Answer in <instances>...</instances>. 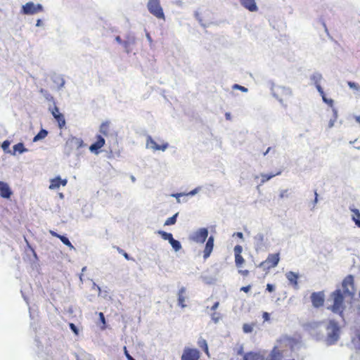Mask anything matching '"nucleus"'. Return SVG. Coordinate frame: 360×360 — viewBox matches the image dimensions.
I'll return each mask as SVG.
<instances>
[{
    "mask_svg": "<svg viewBox=\"0 0 360 360\" xmlns=\"http://www.w3.org/2000/svg\"><path fill=\"white\" fill-rule=\"evenodd\" d=\"M287 277L288 278L290 281H292V271H290L287 274Z\"/></svg>",
    "mask_w": 360,
    "mask_h": 360,
    "instance_id": "nucleus-47",
    "label": "nucleus"
},
{
    "mask_svg": "<svg viewBox=\"0 0 360 360\" xmlns=\"http://www.w3.org/2000/svg\"><path fill=\"white\" fill-rule=\"evenodd\" d=\"M214 248V237L210 236L207 240L204 251H203V257L205 259H207L211 252H212Z\"/></svg>",
    "mask_w": 360,
    "mask_h": 360,
    "instance_id": "nucleus-17",
    "label": "nucleus"
},
{
    "mask_svg": "<svg viewBox=\"0 0 360 360\" xmlns=\"http://www.w3.org/2000/svg\"><path fill=\"white\" fill-rule=\"evenodd\" d=\"M316 328H325L327 333V342L328 344L335 343L339 338L340 328L338 323L330 320L328 323H314Z\"/></svg>",
    "mask_w": 360,
    "mask_h": 360,
    "instance_id": "nucleus-2",
    "label": "nucleus"
},
{
    "mask_svg": "<svg viewBox=\"0 0 360 360\" xmlns=\"http://www.w3.org/2000/svg\"><path fill=\"white\" fill-rule=\"evenodd\" d=\"M347 85L350 89L354 91V94L360 96V86L354 82H347Z\"/></svg>",
    "mask_w": 360,
    "mask_h": 360,
    "instance_id": "nucleus-26",
    "label": "nucleus"
},
{
    "mask_svg": "<svg viewBox=\"0 0 360 360\" xmlns=\"http://www.w3.org/2000/svg\"><path fill=\"white\" fill-rule=\"evenodd\" d=\"M235 234H236L238 238H243V233H241V232H237V233H236Z\"/></svg>",
    "mask_w": 360,
    "mask_h": 360,
    "instance_id": "nucleus-50",
    "label": "nucleus"
},
{
    "mask_svg": "<svg viewBox=\"0 0 360 360\" xmlns=\"http://www.w3.org/2000/svg\"><path fill=\"white\" fill-rule=\"evenodd\" d=\"M115 39H116V41H117L118 43H120V44H122V39H121V37H120V36L116 37Z\"/></svg>",
    "mask_w": 360,
    "mask_h": 360,
    "instance_id": "nucleus-51",
    "label": "nucleus"
},
{
    "mask_svg": "<svg viewBox=\"0 0 360 360\" xmlns=\"http://www.w3.org/2000/svg\"><path fill=\"white\" fill-rule=\"evenodd\" d=\"M318 202V194L316 192H315V199L314 203L316 204Z\"/></svg>",
    "mask_w": 360,
    "mask_h": 360,
    "instance_id": "nucleus-52",
    "label": "nucleus"
},
{
    "mask_svg": "<svg viewBox=\"0 0 360 360\" xmlns=\"http://www.w3.org/2000/svg\"><path fill=\"white\" fill-rule=\"evenodd\" d=\"M241 5L251 12L257 11L255 0H240Z\"/></svg>",
    "mask_w": 360,
    "mask_h": 360,
    "instance_id": "nucleus-19",
    "label": "nucleus"
},
{
    "mask_svg": "<svg viewBox=\"0 0 360 360\" xmlns=\"http://www.w3.org/2000/svg\"><path fill=\"white\" fill-rule=\"evenodd\" d=\"M68 183L67 179H61L60 176H57L51 181L49 188L51 190L57 189L60 185L65 186Z\"/></svg>",
    "mask_w": 360,
    "mask_h": 360,
    "instance_id": "nucleus-18",
    "label": "nucleus"
},
{
    "mask_svg": "<svg viewBox=\"0 0 360 360\" xmlns=\"http://www.w3.org/2000/svg\"><path fill=\"white\" fill-rule=\"evenodd\" d=\"M243 360H264V356L259 352H249L244 354Z\"/></svg>",
    "mask_w": 360,
    "mask_h": 360,
    "instance_id": "nucleus-20",
    "label": "nucleus"
},
{
    "mask_svg": "<svg viewBox=\"0 0 360 360\" xmlns=\"http://www.w3.org/2000/svg\"><path fill=\"white\" fill-rule=\"evenodd\" d=\"M147 8L148 11L158 19L165 20V13L160 5V0H148Z\"/></svg>",
    "mask_w": 360,
    "mask_h": 360,
    "instance_id": "nucleus-3",
    "label": "nucleus"
},
{
    "mask_svg": "<svg viewBox=\"0 0 360 360\" xmlns=\"http://www.w3.org/2000/svg\"><path fill=\"white\" fill-rule=\"evenodd\" d=\"M359 297H360V292H359Z\"/></svg>",
    "mask_w": 360,
    "mask_h": 360,
    "instance_id": "nucleus-60",
    "label": "nucleus"
},
{
    "mask_svg": "<svg viewBox=\"0 0 360 360\" xmlns=\"http://www.w3.org/2000/svg\"><path fill=\"white\" fill-rule=\"evenodd\" d=\"M262 316H263L264 321H269L270 319V316L268 312H264Z\"/></svg>",
    "mask_w": 360,
    "mask_h": 360,
    "instance_id": "nucleus-44",
    "label": "nucleus"
},
{
    "mask_svg": "<svg viewBox=\"0 0 360 360\" xmlns=\"http://www.w3.org/2000/svg\"><path fill=\"white\" fill-rule=\"evenodd\" d=\"M123 255H124V257L127 259H129V255H128V254H127V252H124V253H123Z\"/></svg>",
    "mask_w": 360,
    "mask_h": 360,
    "instance_id": "nucleus-55",
    "label": "nucleus"
},
{
    "mask_svg": "<svg viewBox=\"0 0 360 360\" xmlns=\"http://www.w3.org/2000/svg\"><path fill=\"white\" fill-rule=\"evenodd\" d=\"M194 193H195L194 191H192V192L190 193V194H191V195H193Z\"/></svg>",
    "mask_w": 360,
    "mask_h": 360,
    "instance_id": "nucleus-57",
    "label": "nucleus"
},
{
    "mask_svg": "<svg viewBox=\"0 0 360 360\" xmlns=\"http://www.w3.org/2000/svg\"><path fill=\"white\" fill-rule=\"evenodd\" d=\"M322 96V99L324 103L328 104L330 107H333V100L331 98H327L325 96L324 91H323V94H320Z\"/></svg>",
    "mask_w": 360,
    "mask_h": 360,
    "instance_id": "nucleus-33",
    "label": "nucleus"
},
{
    "mask_svg": "<svg viewBox=\"0 0 360 360\" xmlns=\"http://www.w3.org/2000/svg\"><path fill=\"white\" fill-rule=\"evenodd\" d=\"M146 37H147L148 39L151 42L152 41V39H151V37H150L149 33L146 34Z\"/></svg>",
    "mask_w": 360,
    "mask_h": 360,
    "instance_id": "nucleus-54",
    "label": "nucleus"
},
{
    "mask_svg": "<svg viewBox=\"0 0 360 360\" xmlns=\"http://www.w3.org/2000/svg\"><path fill=\"white\" fill-rule=\"evenodd\" d=\"M158 234L161 236V237L166 240H168L169 242L170 240L173 238V236L170 233H167L164 231H159Z\"/></svg>",
    "mask_w": 360,
    "mask_h": 360,
    "instance_id": "nucleus-31",
    "label": "nucleus"
},
{
    "mask_svg": "<svg viewBox=\"0 0 360 360\" xmlns=\"http://www.w3.org/2000/svg\"><path fill=\"white\" fill-rule=\"evenodd\" d=\"M51 114L58 122L60 129H62L65 125V119L64 115L60 112L59 108L54 105L51 109Z\"/></svg>",
    "mask_w": 360,
    "mask_h": 360,
    "instance_id": "nucleus-10",
    "label": "nucleus"
},
{
    "mask_svg": "<svg viewBox=\"0 0 360 360\" xmlns=\"http://www.w3.org/2000/svg\"><path fill=\"white\" fill-rule=\"evenodd\" d=\"M181 195H182L181 193H176V194H173L172 195V196L176 197V198H178L179 197H180Z\"/></svg>",
    "mask_w": 360,
    "mask_h": 360,
    "instance_id": "nucleus-53",
    "label": "nucleus"
},
{
    "mask_svg": "<svg viewBox=\"0 0 360 360\" xmlns=\"http://www.w3.org/2000/svg\"><path fill=\"white\" fill-rule=\"evenodd\" d=\"M12 194L13 192L8 184L0 181V196L3 198L9 199Z\"/></svg>",
    "mask_w": 360,
    "mask_h": 360,
    "instance_id": "nucleus-16",
    "label": "nucleus"
},
{
    "mask_svg": "<svg viewBox=\"0 0 360 360\" xmlns=\"http://www.w3.org/2000/svg\"><path fill=\"white\" fill-rule=\"evenodd\" d=\"M10 141L8 140L4 141L1 144V148L4 151H8L10 146Z\"/></svg>",
    "mask_w": 360,
    "mask_h": 360,
    "instance_id": "nucleus-34",
    "label": "nucleus"
},
{
    "mask_svg": "<svg viewBox=\"0 0 360 360\" xmlns=\"http://www.w3.org/2000/svg\"><path fill=\"white\" fill-rule=\"evenodd\" d=\"M238 273L243 276H248L250 274V271L247 269H245V270L240 269V270H238Z\"/></svg>",
    "mask_w": 360,
    "mask_h": 360,
    "instance_id": "nucleus-40",
    "label": "nucleus"
},
{
    "mask_svg": "<svg viewBox=\"0 0 360 360\" xmlns=\"http://www.w3.org/2000/svg\"><path fill=\"white\" fill-rule=\"evenodd\" d=\"M43 8L41 4L35 5L32 2H28L22 6V11L25 14H35L42 11Z\"/></svg>",
    "mask_w": 360,
    "mask_h": 360,
    "instance_id": "nucleus-7",
    "label": "nucleus"
},
{
    "mask_svg": "<svg viewBox=\"0 0 360 360\" xmlns=\"http://www.w3.org/2000/svg\"><path fill=\"white\" fill-rule=\"evenodd\" d=\"M14 152H18L19 153H22L27 150L25 148L22 143H18L13 146Z\"/></svg>",
    "mask_w": 360,
    "mask_h": 360,
    "instance_id": "nucleus-28",
    "label": "nucleus"
},
{
    "mask_svg": "<svg viewBox=\"0 0 360 360\" xmlns=\"http://www.w3.org/2000/svg\"><path fill=\"white\" fill-rule=\"evenodd\" d=\"M311 300L314 307H319L323 304L324 294L323 292H313L311 295Z\"/></svg>",
    "mask_w": 360,
    "mask_h": 360,
    "instance_id": "nucleus-14",
    "label": "nucleus"
},
{
    "mask_svg": "<svg viewBox=\"0 0 360 360\" xmlns=\"http://www.w3.org/2000/svg\"><path fill=\"white\" fill-rule=\"evenodd\" d=\"M169 145L167 143H163L161 145H159L156 143V141L152 139L151 136H148L146 139V147L148 148H150L154 151L156 150H165L168 148Z\"/></svg>",
    "mask_w": 360,
    "mask_h": 360,
    "instance_id": "nucleus-8",
    "label": "nucleus"
},
{
    "mask_svg": "<svg viewBox=\"0 0 360 360\" xmlns=\"http://www.w3.org/2000/svg\"><path fill=\"white\" fill-rule=\"evenodd\" d=\"M169 243L175 251H179L181 248L180 242L175 240L174 238L170 240Z\"/></svg>",
    "mask_w": 360,
    "mask_h": 360,
    "instance_id": "nucleus-30",
    "label": "nucleus"
},
{
    "mask_svg": "<svg viewBox=\"0 0 360 360\" xmlns=\"http://www.w3.org/2000/svg\"><path fill=\"white\" fill-rule=\"evenodd\" d=\"M185 291H186V290L184 288H181L179 291L178 303H179V305L181 306L182 308L186 307V304H185L186 297L184 296Z\"/></svg>",
    "mask_w": 360,
    "mask_h": 360,
    "instance_id": "nucleus-23",
    "label": "nucleus"
},
{
    "mask_svg": "<svg viewBox=\"0 0 360 360\" xmlns=\"http://www.w3.org/2000/svg\"><path fill=\"white\" fill-rule=\"evenodd\" d=\"M49 233H50V234L51 236L59 238L63 244H65V245L69 247L70 249H73L74 248V246L72 245V244L70 243V241L69 240V239L67 237H65L64 236H62V235H60V234L57 233L56 232H55L54 231H52V230H51L49 231Z\"/></svg>",
    "mask_w": 360,
    "mask_h": 360,
    "instance_id": "nucleus-21",
    "label": "nucleus"
},
{
    "mask_svg": "<svg viewBox=\"0 0 360 360\" xmlns=\"http://www.w3.org/2000/svg\"><path fill=\"white\" fill-rule=\"evenodd\" d=\"M336 120H337L335 118H332L330 120V121L328 122V129H331L334 127L335 122H336Z\"/></svg>",
    "mask_w": 360,
    "mask_h": 360,
    "instance_id": "nucleus-41",
    "label": "nucleus"
},
{
    "mask_svg": "<svg viewBox=\"0 0 360 360\" xmlns=\"http://www.w3.org/2000/svg\"><path fill=\"white\" fill-rule=\"evenodd\" d=\"M279 260V253L269 254L267 258L259 264V266L264 271H268L276 267L278 265Z\"/></svg>",
    "mask_w": 360,
    "mask_h": 360,
    "instance_id": "nucleus-4",
    "label": "nucleus"
},
{
    "mask_svg": "<svg viewBox=\"0 0 360 360\" xmlns=\"http://www.w3.org/2000/svg\"><path fill=\"white\" fill-rule=\"evenodd\" d=\"M266 290H268L270 292L274 291V286L272 284L268 283L266 285Z\"/></svg>",
    "mask_w": 360,
    "mask_h": 360,
    "instance_id": "nucleus-43",
    "label": "nucleus"
},
{
    "mask_svg": "<svg viewBox=\"0 0 360 360\" xmlns=\"http://www.w3.org/2000/svg\"><path fill=\"white\" fill-rule=\"evenodd\" d=\"M219 302H216L212 305V307L211 309H212V311L216 310V309H217V307H219Z\"/></svg>",
    "mask_w": 360,
    "mask_h": 360,
    "instance_id": "nucleus-46",
    "label": "nucleus"
},
{
    "mask_svg": "<svg viewBox=\"0 0 360 360\" xmlns=\"http://www.w3.org/2000/svg\"><path fill=\"white\" fill-rule=\"evenodd\" d=\"M311 84H314L317 91L320 94H323V89L320 85V82L323 79L322 75L319 72H313L309 77Z\"/></svg>",
    "mask_w": 360,
    "mask_h": 360,
    "instance_id": "nucleus-9",
    "label": "nucleus"
},
{
    "mask_svg": "<svg viewBox=\"0 0 360 360\" xmlns=\"http://www.w3.org/2000/svg\"><path fill=\"white\" fill-rule=\"evenodd\" d=\"M243 332L245 333H251L253 330V324L245 323L243 326Z\"/></svg>",
    "mask_w": 360,
    "mask_h": 360,
    "instance_id": "nucleus-32",
    "label": "nucleus"
},
{
    "mask_svg": "<svg viewBox=\"0 0 360 360\" xmlns=\"http://www.w3.org/2000/svg\"><path fill=\"white\" fill-rule=\"evenodd\" d=\"M48 134V131L46 129H41L39 132L34 137L33 141L36 142L39 140L44 139Z\"/></svg>",
    "mask_w": 360,
    "mask_h": 360,
    "instance_id": "nucleus-27",
    "label": "nucleus"
},
{
    "mask_svg": "<svg viewBox=\"0 0 360 360\" xmlns=\"http://www.w3.org/2000/svg\"><path fill=\"white\" fill-rule=\"evenodd\" d=\"M235 255V264L237 268H240L245 263V259L241 255L243 248L240 245H237L233 249Z\"/></svg>",
    "mask_w": 360,
    "mask_h": 360,
    "instance_id": "nucleus-11",
    "label": "nucleus"
},
{
    "mask_svg": "<svg viewBox=\"0 0 360 360\" xmlns=\"http://www.w3.org/2000/svg\"><path fill=\"white\" fill-rule=\"evenodd\" d=\"M99 132L101 136L108 137L112 134L111 122L108 120L102 122L99 127Z\"/></svg>",
    "mask_w": 360,
    "mask_h": 360,
    "instance_id": "nucleus-15",
    "label": "nucleus"
},
{
    "mask_svg": "<svg viewBox=\"0 0 360 360\" xmlns=\"http://www.w3.org/2000/svg\"><path fill=\"white\" fill-rule=\"evenodd\" d=\"M272 150V148L271 147H269L266 150L265 152H263L262 154L263 155H266V154H268L271 150Z\"/></svg>",
    "mask_w": 360,
    "mask_h": 360,
    "instance_id": "nucleus-48",
    "label": "nucleus"
},
{
    "mask_svg": "<svg viewBox=\"0 0 360 360\" xmlns=\"http://www.w3.org/2000/svg\"><path fill=\"white\" fill-rule=\"evenodd\" d=\"M293 276H294V288H295V285H297L296 279L297 278L298 276L294 273Z\"/></svg>",
    "mask_w": 360,
    "mask_h": 360,
    "instance_id": "nucleus-49",
    "label": "nucleus"
},
{
    "mask_svg": "<svg viewBox=\"0 0 360 360\" xmlns=\"http://www.w3.org/2000/svg\"><path fill=\"white\" fill-rule=\"evenodd\" d=\"M198 345L200 347H201L204 352H205V354L210 356V353H209V349H208V346H207V341L205 340V339H200L198 342Z\"/></svg>",
    "mask_w": 360,
    "mask_h": 360,
    "instance_id": "nucleus-25",
    "label": "nucleus"
},
{
    "mask_svg": "<svg viewBox=\"0 0 360 360\" xmlns=\"http://www.w3.org/2000/svg\"><path fill=\"white\" fill-rule=\"evenodd\" d=\"M233 89H239L243 92H246L248 91V89L245 88V86H240L239 84H234L233 86Z\"/></svg>",
    "mask_w": 360,
    "mask_h": 360,
    "instance_id": "nucleus-37",
    "label": "nucleus"
},
{
    "mask_svg": "<svg viewBox=\"0 0 360 360\" xmlns=\"http://www.w3.org/2000/svg\"><path fill=\"white\" fill-rule=\"evenodd\" d=\"M96 141L90 146L89 150L95 153H98L99 150L105 145V139L101 134L96 136Z\"/></svg>",
    "mask_w": 360,
    "mask_h": 360,
    "instance_id": "nucleus-13",
    "label": "nucleus"
},
{
    "mask_svg": "<svg viewBox=\"0 0 360 360\" xmlns=\"http://www.w3.org/2000/svg\"><path fill=\"white\" fill-rule=\"evenodd\" d=\"M69 326H70V328L72 330V331L75 334V335H78L79 334V330L78 328H77V326L72 323H70L69 324Z\"/></svg>",
    "mask_w": 360,
    "mask_h": 360,
    "instance_id": "nucleus-36",
    "label": "nucleus"
},
{
    "mask_svg": "<svg viewBox=\"0 0 360 360\" xmlns=\"http://www.w3.org/2000/svg\"><path fill=\"white\" fill-rule=\"evenodd\" d=\"M208 236V231L205 228H202L198 230L193 236L192 239L200 243H203Z\"/></svg>",
    "mask_w": 360,
    "mask_h": 360,
    "instance_id": "nucleus-12",
    "label": "nucleus"
},
{
    "mask_svg": "<svg viewBox=\"0 0 360 360\" xmlns=\"http://www.w3.org/2000/svg\"><path fill=\"white\" fill-rule=\"evenodd\" d=\"M274 94L277 99L283 103V101H290L291 93L289 89H286L283 86H278L275 89Z\"/></svg>",
    "mask_w": 360,
    "mask_h": 360,
    "instance_id": "nucleus-5",
    "label": "nucleus"
},
{
    "mask_svg": "<svg viewBox=\"0 0 360 360\" xmlns=\"http://www.w3.org/2000/svg\"><path fill=\"white\" fill-rule=\"evenodd\" d=\"M86 269V267H83L82 271H84Z\"/></svg>",
    "mask_w": 360,
    "mask_h": 360,
    "instance_id": "nucleus-59",
    "label": "nucleus"
},
{
    "mask_svg": "<svg viewBox=\"0 0 360 360\" xmlns=\"http://www.w3.org/2000/svg\"><path fill=\"white\" fill-rule=\"evenodd\" d=\"M323 26L325 27L326 30H327V28H326V26L325 23H323Z\"/></svg>",
    "mask_w": 360,
    "mask_h": 360,
    "instance_id": "nucleus-58",
    "label": "nucleus"
},
{
    "mask_svg": "<svg viewBox=\"0 0 360 360\" xmlns=\"http://www.w3.org/2000/svg\"><path fill=\"white\" fill-rule=\"evenodd\" d=\"M200 352L197 349L185 347L181 357V360H199Z\"/></svg>",
    "mask_w": 360,
    "mask_h": 360,
    "instance_id": "nucleus-6",
    "label": "nucleus"
},
{
    "mask_svg": "<svg viewBox=\"0 0 360 360\" xmlns=\"http://www.w3.org/2000/svg\"><path fill=\"white\" fill-rule=\"evenodd\" d=\"M354 278L352 276H347L342 281V291L340 289L334 291L331 295V299L333 300V305L331 310L334 313L342 315L344 309L343 300L348 296L352 297L354 293Z\"/></svg>",
    "mask_w": 360,
    "mask_h": 360,
    "instance_id": "nucleus-1",
    "label": "nucleus"
},
{
    "mask_svg": "<svg viewBox=\"0 0 360 360\" xmlns=\"http://www.w3.org/2000/svg\"><path fill=\"white\" fill-rule=\"evenodd\" d=\"M124 352L127 359V360H135L128 352L126 347H124Z\"/></svg>",
    "mask_w": 360,
    "mask_h": 360,
    "instance_id": "nucleus-39",
    "label": "nucleus"
},
{
    "mask_svg": "<svg viewBox=\"0 0 360 360\" xmlns=\"http://www.w3.org/2000/svg\"><path fill=\"white\" fill-rule=\"evenodd\" d=\"M281 173V171H278L275 173L271 174H261V183L264 184L267 181L270 180L274 176L278 175Z\"/></svg>",
    "mask_w": 360,
    "mask_h": 360,
    "instance_id": "nucleus-24",
    "label": "nucleus"
},
{
    "mask_svg": "<svg viewBox=\"0 0 360 360\" xmlns=\"http://www.w3.org/2000/svg\"><path fill=\"white\" fill-rule=\"evenodd\" d=\"M352 212V219L354 221L355 224L360 228V212L358 209H350Z\"/></svg>",
    "mask_w": 360,
    "mask_h": 360,
    "instance_id": "nucleus-22",
    "label": "nucleus"
},
{
    "mask_svg": "<svg viewBox=\"0 0 360 360\" xmlns=\"http://www.w3.org/2000/svg\"><path fill=\"white\" fill-rule=\"evenodd\" d=\"M98 316H99V319H100L101 322L103 325V328H105V319L103 313V312H99L98 313Z\"/></svg>",
    "mask_w": 360,
    "mask_h": 360,
    "instance_id": "nucleus-35",
    "label": "nucleus"
},
{
    "mask_svg": "<svg viewBox=\"0 0 360 360\" xmlns=\"http://www.w3.org/2000/svg\"><path fill=\"white\" fill-rule=\"evenodd\" d=\"M40 91L41 93H45L46 94V98L47 100L51 101H54L53 97L51 94H48L46 91H45L44 89H41Z\"/></svg>",
    "mask_w": 360,
    "mask_h": 360,
    "instance_id": "nucleus-38",
    "label": "nucleus"
},
{
    "mask_svg": "<svg viewBox=\"0 0 360 360\" xmlns=\"http://www.w3.org/2000/svg\"><path fill=\"white\" fill-rule=\"evenodd\" d=\"M356 337H357L358 340L360 341V331L356 335Z\"/></svg>",
    "mask_w": 360,
    "mask_h": 360,
    "instance_id": "nucleus-56",
    "label": "nucleus"
},
{
    "mask_svg": "<svg viewBox=\"0 0 360 360\" xmlns=\"http://www.w3.org/2000/svg\"><path fill=\"white\" fill-rule=\"evenodd\" d=\"M179 213H176L174 214L172 217H169L165 222V226H170V225H173L176 222V218H177V216H178Z\"/></svg>",
    "mask_w": 360,
    "mask_h": 360,
    "instance_id": "nucleus-29",
    "label": "nucleus"
},
{
    "mask_svg": "<svg viewBox=\"0 0 360 360\" xmlns=\"http://www.w3.org/2000/svg\"><path fill=\"white\" fill-rule=\"evenodd\" d=\"M333 118L337 120L338 116V110L335 108H333Z\"/></svg>",
    "mask_w": 360,
    "mask_h": 360,
    "instance_id": "nucleus-45",
    "label": "nucleus"
},
{
    "mask_svg": "<svg viewBox=\"0 0 360 360\" xmlns=\"http://www.w3.org/2000/svg\"><path fill=\"white\" fill-rule=\"evenodd\" d=\"M251 289V285H246V286H243L240 288V290L241 291H243L245 292H248Z\"/></svg>",
    "mask_w": 360,
    "mask_h": 360,
    "instance_id": "nucleus-42",
    "label": "nucleus"
}]
</instances>
